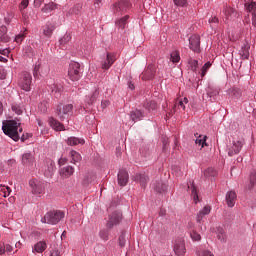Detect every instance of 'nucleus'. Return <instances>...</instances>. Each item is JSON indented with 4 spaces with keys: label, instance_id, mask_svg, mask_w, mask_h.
<instances>
[{
    "label": "nucleus",
    "instance_id": "18",
    "mask_svg": "<svg viewBox=\"0 0 256 256\" xmlns=\"http://www.w3.org/2000/svg\"><path fill=\"white\" fill-rule=\"evenodd\" d=\"M127 183H129V173L127 170L122 169L118 172V185H120V187H125Z\"/></svg>",
    "mask_w": 256,
    "mask_h": 256
},
{
    "label": "nucleus",
    "instance_id": "26",
    "mask_svg": "<svg viewBox=\"0 0 256 256\" xmlns=\"http://www.w3.org/2000/svg\"><path fill=\"white\" fill-rule=\"evenodd\" d=\"M134 181H137L142 187H145L149 181V177L145 174H137L134 176Z\"/></svg>",
    "mask_w": 256,
    "mask_h": 256
},
{
    "label": "nucleus",
    "instance_id": "40",
    "mask_svg": "<svg viewBox=\"0 0 256 256\" xmlns=\"http://www.w3.org/2000/svg\"><path fill=\"white\" fill-rule=\"evenodd\" d=\"M242 59H249V46H243L240 50Z\"/></svg>",
    "mask_w": 256,
    "mask_h": 256
},
{
    "label": "nucleus",
    "instance_id": "62",
    "mask_svg": "<svg viewBox=\"0 0 256 256\" xmlns=\"http://www.w3.org/2000/svg\"><path fill=\"white\" fill-rule=\"evenodd\" d=\"M252 25L256 27V11L252 14Z\"/></svg>",
    "mask_w": 256,
    "mask_h": 256
},
{
    "label": "nucleus",
    "instance_id": "19",
    "mask_svg": "<svg viewBox=\"0 0 256 256\" xmlns=\"http://www.w3.org/2000/svg\"><path fill=\"white\" fill-rule=\"evenodd\" d=\"M73 173H75V168H73V166H66L60 169V176L63 179H69Z\"/></svg>",
    "mask_w": 256,
    "mask_h": 256
},
{
    "label": "nucleus",
    "instance_id": "2",
    "mask_svg": "<svg viewBox=\"0 0 256 256\" xmlns=\"http://www.w3.org/2000/svg\"><path fill=\"white\" fill-rule=\"evenodd\" d=\"M65 217V213L61 210L50 211L44 215L41 219L42 223H47L48 225H57L61 219Z\"/></svg>",
    "mask_w": 256,
    "mask_h": 256
},
{
    "label": "nucleus",
    "instance_id": "33",
    "mask_svg": "<svg viewBox=\"0 0 256 256\" xmlns=\"http://www.w3.org/2000/svg\"><path fill=\"white\" fill-rule=\"evenodd\" d=\"M224 15L226 16V20L233 19V16L237 15V12L231 7H227L224 10Z\"/></svg>",
    "mask_w": 256,
    "mask_h": 256
},
{
    "label": "nucleus",
    "instance_id": "24",
    "mask_svg": "<svg viewBox=\"0 0 256 256\" xmlns=\"http://www.w3.org/2000/svg\"><path fill=\"white\" fill-rule=\"evenodd\" d=\"M69 157L71 158L70 163H73V165H77V163H80V161L83 159L80 153L75 150L70 151Z\"/></svg>",
    "mask_w": 256,
    "mask_h": 256
},
{
    "label": "nucleus",
    "instance_id": "45",
    "mask_svg": "<svg viewBox=\"0 0 256 256\" xmlns=\"http://www.w3.org/2000/svg\"><path fill=\"white\" fill-rule=\"evenodd\" d=\"M190 237L192 241H201V234L197 233V231H192Z\"/></svg>",
    "mask_w": 256,
    "mask_h": 256
},
{
    "label": "nucleus",
    "instance_id": "56",
    "mask_svg": "<svg viewBox=\"0 0 256 256\" xmlns=\"http://www.w3.org/2000/svg\"><path fill=\"white\" fill-rule=\"evenodd\" d=\"M208 95H209V97H215V96L219 95V90H210V91H208Z\"/></svg>",
    "mask_w": 256,
    "mask_h": 256
},
{
    "label": "nucleus",
    "instance_id": "63",
    "mask_svg": "<svg viewBox=\"0 0 256 256\" xmlns=\"http://www.w3.org/2000/svg\"><path fill=\"white\" fill-rule=\"evenodd\" d=\"M67 163V158H60L58 161V165H65Z\"/></svg>",
    "mask_w": 256,
    "mask_h": 256
},
{
    "label": "nucleus",
    "instance_id": "53",
    "mask_svg": "<svg viewBox=\"0 0 256 256\" xmlns=\"http://www.w3.org/2000/svg\"><path fill=\"white\" fill-rule=\"evenodd\" d=\"M174 4L177 5V7H185L187 0H174Z\"/></svg>",
    "mask_w": 256,
    "mask_h": 256
},
{
    "label": "nucleus",
    "instance_id": "64",
    "mask_svg": "<svg viewBox=\"0 0 256 256\" xmlns=\"http://www.w3.org/2000/svg\"><path fill=\"white\" fill-rule=\"evenodd\" d=\"M209 23H219V18L212 17V18L209 19Z\"/></svg>",
    "mask_w": 256,
    "mask_h": 256
},
{
    "label": "nucleus",
    "instance_id": "16",
    "mask_svg": "<svg viewBox=\"0 0 256 256\" xmlns=\"http://www.w3.org/2000/svg\"><path fill=\"white\" fill-rule=\"evenodd\" d=\"M29 185L32 189V193H34V195H41V193H43V184L41 183V181L39 180H30L29 181Z\"/></svg>",
    "mask_w": 256,
    "mask_h": 256
},
{
    "label": "nucleus",
    "instance_id": "52",
    "mask_svg": "<svg viewBox=\"0 0 256 256\" xmlns=\"http://www.w3.org/2000/svg\"><path fill=\"white\" fill-rule=\"evenodd\" d=\"M27 33H23V34H18L16 37H15V41L16 43H22L23 39H25Z\"/></svg>",
    "mask_w": 256,
    "mask_h": 256
},
{
    "label": "nucleus",
    "instance_id": "58",
    "mask_svg": "<svg viewBox=\"0 0 256 256\" xmlns=\"http://www.w3.org/2000/svg\"><path fill=\"white\" fill-rule=\"evenodd\" d=\"M4 249L5 253H11V251H13V246H11L10 244H6L4 245Z\"/></svg>",
    "mask_w": 256,
    "mask_h": 256
},
{
    "label": "nucleus",
    "instance_id": "12",
    "mask_svg": "<svg viewBox=\"0 0 256 256\" xmlns=\"http://www.w3.org/2000/svg\"><path fill=\"white\" fill-rule=\"evenodd\" d=\"M174 253L178 256H184L187 252V249L185 248V240L179 238L175 240L174 242Z\"/></svg>",
    "mask_w": 256,
    "mask_h": 256
},
{
    "label": "nucleus",
    "instance_id": "47",
    "mask_svg": "<svg viewBox=\"0 0 256 256\" xmlns=\"http://www.w3.org/2000/svg\"><path fill=\"white\" fill-rule=\"evenodd\" d=\"M154 189L158 193H163V191L167 190V186L165 184H158V186H154Z\"/></svg>",
    "mask_w": 256,
    "mask_h": 256
},
{
    "label": "nucleus",
    "instance_id": "4",
    "mask_svg": "<svg viewBox=\"0 0 256 256\" xmlns=\"http://www.w3.org/2000/svg\"><path fill=\"white\" fill-rule=\"evenodd\" d=\"M68 77L71 81H79L81 79V64L72 62L68 68Z\"/></svg>",
    "mask_w": 256,
    "mask_h": 256
},
{
    "label": "nucleus",
    "instance_id": "31",
    "mask_svg": "<svg viewBox=\"0 0 256 256\" xmlns=\"http://www.w3.org/2000/svg\"><path fill=\"white\" fill-rule=\"evenodd\" d=\"M143 117H145V115H143V112H141V110H135L131 112L132 121H140L141 119H143Z\"/></svg>",
    "mask_w": 256,
    "mask_h": 256
},
{
    "label": "nucleus",
    "instance_id": "43",
    "mask_svg": "<svg viewBox=\"0 0 256 256\" xmlns=\"http://www.w3.org/2000/svg\"><path fill=\"white\" fill-rule=\"evenodd\" d=\"M60 45H67V43H69V41H71V34H65L60 40Z\"/></svg>",
    "mask_w": 256,
    "mask_h": 256
},
{
    "label": "nucleus",
    "instance_id": "44",
    "mask_svg": "<svg viewBox=\"0 0 256 256\" xmlns=\"http://www.w3.org/2000/svg\"><path fill=\"white\" fill-rule=\"evenodd\" d=\"M189 65H190L191 71H197V68L199 67V62L195 59H190Z\"/></svg>",
    "mask_w": 256,
    "mask_h": 256
},
{
    "label": "nucleus",
    "instance_id": "48",
    "mask_svg": "<svg viewBox=\"0 0 256 256\" xmlns=\"http://www.w3.org/2000/svg\"><path fill=\"white\" fill-rule=\"evenodd\" d=\"M29 7V0H22L19 4L20 11H24V9H27Z\"/></svg>",
    "mask_w": 256,
    "mask_h": 256
},
{
    "label": "nucleus",
    "instance_id": "10",
    "mask_svg": "<svg viewBox=\"0 0 256 256\" xmlns=\"http://www.w3.org/2000/svg\"><path fill=\"white\" fill-rule=\"evenodd\" d=\"M121 219H123V215L119 211L110 214L109 220L107 222L108 229H113L115 225H119V223H121Z\"/></svg>",
    "mask_w": 256,
    "mask_h": 256
},
{
    "label": "nucleus",
    "instance_id": "50",
    "mask_svg": "<svg viewBox=\"0 0 256 256\" xmlns=\"http://www.w3.org/2000/svg\"><path fill=\"white\" fill-rule=\"evenodd\" d=\"M99 236L104 241H107V239H109V232H107V230H101L100 233H99Z\"/></svg>",
    "mask_w": 256,
    "mask_h": 256
},
{
    "label": "nucleus",
    "instance_id": "14",
    "mask_svg": "<svg viewBox=\"0 0 256 256\" xmlns=\"http://www.w3.org/2000/svg\"><path fill=\"white\" fill-rule=\"evenodd\" d=\"M33 75L35 78H39V76L49 75V66L36 64L34 67Z\"/></svg>",
    "mask_w": 256,
    "mask_h": 256
},
{
    "label": "nucleus",
    "instance_id": "51",
    "mask_svg": "<svg viewBox=\"0 0 256 256\" xmlns=\"http://www.w3.org/2000/svg\"><path fill=\"white\" fill-rule=\"evenodd\" d=\"M191 189H192V197L195 203H197V199H199V195H197V188H195V185H192Z\"/></svg>",
    "mask_w": 256,
    "mask_h": 256
},
{
    "label": "nucleus",
    "instance_id": "1",
    "mask_svg": "<svg viewBox=\"0 0 256 256\" xmlns=\"http://www.w3.org/2000/svg\"><path fill=\"white\" fill-rule=\"evenodd\" d=\"M20 125L15 120H7L3 122L2 131L5 135L13 139V141H19L21 139L20 133H23V128H19Z\"/></svg>",
    "mask_w": 256,
    "mask_h": 256
},
{
    "label": "nucleus",
    "instance_id": "36",
    "mask_svg": "<svg viewBox=\"0 0 256 256\" xmlns=\"http://www.w3.org/2000/svg\"><path fill=\"white\" fill-rule=\"evenodd\" d=\"M245 9L248 11V13H255L256 11V3L255 2H247L245 4Z\"/></svg>",
    "mask_w": 256,
    "mask_h": 256
},
{
    "label": "nucleus",
    "instance_id": "27",
    "mask_svg": "<svg viewBox=\"0 0 256 256\" xmlns=\"http://www.w3.org/2000/svg\"><path fill=\"white\" fill-rule=\"evenodd\" d=\"M49 123L52 129L55 131H63L65 129V126H63V124H61L59 121L55 120V118H51Z\"/></svg>",
    "mask_w": 256,
    "mask_h": 256
},
{
    "label": "nucleus",
    "instance_id": "9",
    "mask_svg": "<svg viewBox=\"0 0 256 256\" xmlns=\"http://www.w3.org/2000/svg\"><path fill=\"white\" fill-rule=\"evenodd\" d=\"M243 145V140H233L232 145L228 148L229 157H233V155H239V153H241V149H243Z\"/></svg>",
    "mask_w": 256,
    "mask_h": 256
},
{
    "label": "nucleus",
    "instance_id": "22",
    "mask_svg": "<svg viewBox=\"0 0 256 256\" xmlns=\"http://www.w3.org/2000/svg\"><path fill=\"white\" fill-rule=\"evenodd\" d=\"M67 145H70V147H75L77 145H85V139L72 136L67 139Z\"/></svg>",
    "mask_w": 256,
    "mask_h": 256
},
{
    "label": "nucleus",
    "instance_id": "3",
    "mask_svg": "<svg viewBox=\"0 0 256 256\" xmlns=\"http://www.w3.org/2000/svg\"><path fill=\"white\" fill-rule=\"evenodd\" d=\"M10 38L7 35V27H0V54L1 55H9L11 51L8 48H5V43H9Z\"/></svg>",
    "mask_w": 256,
    "mask_h": 256
},
{
    "label": "nucleus",
    "instance_id": "11",
    "mask_svg": "<svg viewBox=\"0 0 256 256\" xmlns=\"http://www.w3.org/2000/svg\"><path fill=\"white\" fill-rule=\"evenodd\" d=\"M189 47L194 53H199L201 51V37L199 35H192L189 38Z\"/></svg>",
    "mask_w": 256,
    "mask_h": 256
},
{
    "label": "nucleus",
    "instance_id": "15",
    "mask_svg": "<svg viewBox=\"0 0 256 256\" xmlns=\"http://www.w3.org/2000/svg\"><path fill=\"white\" fill-rule=\"evenodd\" d=\"M55 31V23L48 21L43 27H42V33L44 37H47L48 39H51L53 37V32Z\"/></svg>",
    "mask_w": 256,
    "mask_h": 256
},
{
    "label": "nucleus",
    "instance_id": "23",
    "mask_svg": "<svg viewBox=\"0 0 256 256\" xmlns=\"http://www.w3.org/2000/svg\"><path fill=\"white\" fill-rule=\"evenodd\" d=\"M47 249L45 241H39L32 247V253H43Z\"/></svg>",
    "mask_w": 256,
    "mask_h": 256
},
{
    "label": "nucleus",
    "instance_id": "42",
    "mask_svg": "<svg viewBox=\"0 0 256 256\" xmlns=\"http://www.w3.org/2000/svg\"><path fill=\"white\" fill-rule=\"evenodd\" d=\"M211 69V62H207L204 64V66L201 69V77H205L207 75V71Z\"/></svg>",
    "mask_w": 256,
    "mask_h": 256
},
{
    "label": "nucleus",
    "instance_id": "20",
    "mask_svg": "<svg viewBox=\"0 0 256 256\" xmlns=\"http://www.w3.org/2000/svg\"><path fill=\"white\" fill-rule=\"evenodd\" d=\"M209 213H211V206H209V205L204 206V207L197 213V217H196L197 223H201V221H203V217H205V215H209Z\"/></svg>",
    "mask_w": 256,
    "mask_h": 256
},
{
    "label": "nucleus",
    "instance_id": "21",
    "mask_svg": "<svg viewBox=\"0 0 256 256\" xmlns=\"http://www.w3.org/2000/svg\"><path fill=\"white\" fill-rule=\"evenodd\" d=\"M237 201V194L234 191H229L226 194V203L228 207H235V202Z\"/></svg>",
    "mask_w": 256,
    "mask_h": 256
},
{
    "label": "nucleus",
    "instance_id": "7",
    "mask_svg": "<svg viewBox=\"0 0 256 256\" xmlns=\"http://www.w3.org/2000/svg\"><path fill=\"white\" fill-rule=\"evenodd\" d=\"M73 111V105L72 104H60L57 106L56 109V115L59 117L61 121L65 120L66 115H69Z\"/></svg>",
    "mask_w": 256,
    "mask_h": 256
},
{
    "label": "nucleus",
    "instance_id": "46",
    "mask_svg": "<svg viewBox=\"0 0 256 256\" xmlns=\"http://www.w3.org/2000/svg\"><path fill=\"white\" fill-rule=\"evenodd\" d=\"M144 107L148 109V111H151V109H157V104L154 101L147 102Z\"/></svg>",
    "mask_w": 256,
    "mask_h": 256
},
{
    "label": "nucleus",
    "instance_id": "6",
    "mask_svg": "<svg viewBox=\"0 0 256 256\" xmlns=\"http://www.w3.org/2000/svg\"><path fill=\"white\" fill-rule=\"evenodd\" d=\"M155 73H157V67H155V64H149L140 74V79L142 81H151L155 77Z\"/></svg>",
    "mask_w": 256,
    "mask_h": 256
},
{
    "label": "nucleus",
    "instance_id": "29",
    "mask_svg": "<svg viewBox=\"0 0 256 256\" xmlns=\"http://www.w3.org/2000/svg\"><path fill=\"white\" fill-rule=\"evenodd\" d=\"M50 89L55 97H59L61 91H63V86L61 84H52L50 85Z\"/></svg>",
    "mask_w": 256,
    "mask_h": 256
},
{
    "label": "nucleus",
    "instance_id": "59",
    "mask_svg": "<svg viewBox=\"0 0 256 256\" xmlns=\"http://www.w3.org/2000/svg\"><path fill=\"white\" fill-rule=\"evenodd\" d=\"M119 245L120 247H125V236L121 235L119 237Z\"/></svg>",
    "mask_w": 256,
    "mask_h": 256
},
{
    "label": "nucleus",
    "instance_id": "34",
    "mask_svg": "<svg viewBox=\"0 0 256 256\" xmlns=\"http://www.w3.org/2000/svg\"><path fill=\"white\" fill-rule=\"evenodd\" d=\"M55 9H57V4L51 2V3L46 4L42 8V13H51V11H55Z\"/></svg>",
    "mask_w": 256,
    "mask_h": 256
},
{
    "label": "nucleus",
    "instance_id": "25",
    "mask_svg": "<svg viewBox=\"0 0 256 256\" xmlns=\"http://www.w3.org/2000/svg\"><path fill=\"white\" fill-rule=\"evenodd\" d=\"M47 167V170L44 171L45 177H53V173H55V162L53 160H48Z\"/></svg>",
    "mask_w": 256,
    "mask_h": 256
},
{
    "label": "nucleus",
    "instance_id": "57",
    "mask_svg": "<svg viewBox=\"0 0 256 256\" xmlns=\"http://www.w3.org/2000/svg\"><path fill=\"white\" fill-rule=\"evenodd\" d=\"M39 109L42 113H46L47 112V105L44 103L39 104Z\"/></svg>",
    "mask_w": 256,
    "mask_h": 256
},
{
    "label": "nucleus",
    "instance_id": "61",
    "mask_svg": "<svg viewBox=\"0 0 256 256\" xmlns=\"http://www.w3.org/2000/svg\"><path fill=\"white\" fill-rule=\"evenodd\" d=\"M177 107H180V109H183V111H185V104L183 101L179 100L178 104H176Z\"/></svg>",
    "mask_w": 256,
    "mask_h": 256
},
{
    "label": "nucleus",
    "instance_id": "54",
    "mask_svg": "<svg viewBox=\"0 0 256 256\" xmlns=\"http://www.w3.org/2000/svg\"><path fill=\"white\" fill-rule=\"evenodd\" d=\"M198 256H215V255H213V253H211V251L203 250L198 253Z\"/></svg>",
    "mask_w": 256,
    "mask_h": 256
},
{
    "label": "nucleus",
    "instance_id": "49",
    "mask_svg": "<svg viewBox=\"0 0 256 256\" xmlns=\"http://www.w3.org/2000/svg\"><path fill=\"white\" fill-rule=\"evenodd\" d=\"M12 111H15L17 115H22L23 114V109L19 105H13L12 106Z\"/></svg>",
    "mask_w": 256,
    "mask_h": 256
},
{
    "label": "nucleus",
    "instance_id": "8",
    "mask_svg": "<svg viewBox=\"0 0 256 256\" xmlns=\"http://www.w3.org/2000/svg\"><path fill=\"white\" fill-rule=\"evenodd\" d=\"M129 7H131L129 0H120L113 5V12L119 15L120 13H125Z\"/></svg>",
    "mask_w": 256,
    "mask_h": 256
},
{
    "label": "nucleus",
    "instance_id": "5",
    "mask_svg": "<svg viewBox=\"0 0 256 256\" xmlns=\"http://www.w3.org/2000/svg\"><path fill=\"white\" fill-rule=\"evenodd\" d=\"M32 77L29 72H22L18 85L23 91H31Z\"/></svg>",
    "mask_w": 256,
    "mask_h": 256
},
{
    "label": "nucleus",
    "instance_id": "60",
    "mask_svg": "<svg viewBox=\"0 0 256 256\" xmlns=\"http://www.w3.org/2000/svg\"><path fill=\"white\" fill-rule=\"evenodd\" d=\"M49 256H61V252L59 250H52Z\"/></svg>",
    "mask_w": 256,
    "mask_h": 256
},
{
    "label": "nucleus",
    "instance_id": "13",
    "mask_svg": "<svg viewBox=\"0 0 256 256\" xmlns=\"http://www.w3.org/2000/svg\"><path fill=\"white\" fill-rule=\"evenodd\" d=\"M115 61H117L115 54L108 52L106 54V59L101 62V69H103L104 71H107V69H111V66L113 65V63H115Z\"/></svg>",
    "mask_w": 256,
    "mask_h": 256
},
{
    "label": "nucleus",
    "instance_id": "17",
    "mask_svg": "<svg viewBox=\"0 0 256 256\" xmlns=\"http://www.w3.org/2000/svg\"><path fill=\"white\" fill-rule=\"evenodd\" d=\"M22 165L25 167H33L35 165V156L28 152L22 155Z\"/></svg>",
    "mask_w": 256,
    "mask_h": 256
},
{
    "label": "nucleus",
    "instance_id": "37",
    "mask_svg": "<svg viewBox=\"0 0 256 256\" xmlns=\"http://www.w3.org/2000/svg\"><path fill=\"white\" fill-rule=\"evenodd\" d=\"M196 145H201V147H207V136H199L196 141Z\"/></svg>",
    "mask_w": 256,
    "mask_h": 256
},
{
    "label": "nucleus",
    "instance_id": "35",
    "mask_svg": "<svg viewBox=\"0 0 256 256\" xmlns=\"http://www.w3.org/2000/svg\"><path fill=\"white\" fill-rule=\"evenodd\" d=\"M0 195H2V197H9V195H11L9 186L0 185Z\"/></svg>",
    "mask_w": 256,
    "mask_h": 256
},
{
    "label": "nucleus",
    "instance_id": "41",
    "mask_svg": "<svg viewBox=\"0 0 256 256\" xmlns=\"http://www.w3.org/2000/svg\"><path fill=\"white\" fill-rule=\"evenodd\" d=\"M204 175L205 177H215V175H217V170H215L214 168H207L204 171Z\"/></svg>",
    "mask_w": 256,
    "mask_h": 256
},
{
    "label": "nucleus",
    "instance_id": "32",
    "mask_svg": "<svg viewBox=\"0 0 256 256\" xmlns=\"http://www.w3.org/2000/svg\"><path fill=\"white\" fill-rule=\"evenodd\" d=\"M216 235L219 241H225L227 239V234H225V230L222 227L216 228Z\"/></svg>",
    "mask_w": 256,
    "mask_h": 256
},
{
    "label": "nucleus",
    "instance_id": "30",
    "mask_svg": "<svg viewBox=\"0 0 256 256\" xmlns=\"http://www.w3.org/2000/svg\"><path fill=\"white\" fill-rule=\"evenodd\" d=\"M256 185V171L251 172L247 189L251 191Z\"/></svg>",
    "mask_w": 256,
    "mask_h": 256
},
{
    "label": "nucleus",
    "instance_id": "28",
    "mask_svg": "<svg viewBox=\"0 0 256 256\" xmlns=\"http://www.w3.org/2000/svg\"><path fill=\"white\" fill-rule=\"evenodd\" d=\"M98 97H99V90L96 89L94 92H92L90 95L86 97V101L88 105H93V103L97 101Z\"/></svg>",
    "mask_w": 256,
    "mask_h": 256
},
{
    "label": "nucleus",
    "instance_id": "39",
    "mask_svg": "<svg viewBox=\"0 0 256 256\" xmlns=\"http://www.w3.org/2000/svg\"><path fill=\"white\" fill-rule=\"evenodd\" d=\"M129 19V15L124 16L120 20L116 22V25L121 27V29H125V26L127 25V20Z\"/></svg>",
    "mask_w": 256,
    "mask_h": 256
},
{
    "label": "nucleus",
    "instance_id": "55",
    "mask_svg": "<svg viewBox=\"0 0 256 256\" xmlns=\"http://www.w3.org/2000/svg\"><path fill=\"white\" fill-rule=\"evenodd\" d=\"M109 105H111V102L109 100H102V102H101L102 109H107V107H109Z\"/></svg>",
    "mask_w": 256,
    "mask_h": 256
},
{
    "label": "nucleus",
    "instance_id": "38",
    "mask_svg": "<svg viewBox=\"0 0 256 256\" xmlns=\"http://www.w3.org/2000/svg\"><path fill=\"white\" fill-rule=\"evenodd\" d=\"M170 61H172V63H179V61H181L179 51H174L170 54Z\"/></svg>",
    "mask_w": 256,
    "mask_h": 256
}]
</instances>
